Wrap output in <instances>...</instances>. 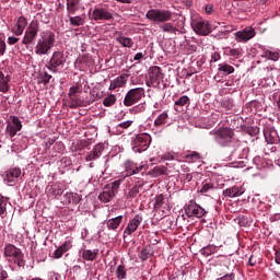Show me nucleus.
Segmentation results:
<instances>
[{
  "label": "nucleus",
  "instance_id": "nucleus-1",
  "mask_svg": "<svg viewBox=\"0 0 280 280\" xmlns=\"http://www.w3.org/2000/svg\"><path fill=\"white\" fill-rule=\"evenodd\" d=\"M145 19L152 21L153 23H161L160 30L165 34H176L178 27L167 21H172V11L167 9H150L145 13Z\"/></svg>",
  "mask_w": 280,
  "mask_h": 280
},
{
  "label": "nucleus",
  "instance_id": "nucleus-2",
  "mask_svg": "<svg viewBox=\"0 0 280 280\" xmlns=\"http://www.w3.org/2000/svg\"><path fill=\"white\" fill-rule=\"evenodd\" d=\"M54 45H56V33L51 31L40 32L35 46L36 56H49Z\"/></svg>",
  "mask_w": 280,
  "mask_h": 280
},
{
  "label": "nucleus",
  "instance_id": "nucleus-3",
  "mask_svg": "<svg viewBox=\"0 0 280 280\" xmlns=\"http://www.w3.org/2000/svg\"><path fill=\"white\" fill-rule=\"evenodd\" d=\"M81 90L80 86H71L69 89L68 97L70 98V108H80V106H90V104H93L95 102L94 94H90L89 101H83L82 96H80Z\"/></svg>",
  "mask_w": 280,
  "mask_h": 280
},
{
  "label": "nucleus",
  "instance_id": "nucleus-4",
  "mask_svg": "<svg viewBox=\"0 0 280 280\" xmlns=\"http://www.w3.org/2000/svg\"><path fill=\"white\" fill-rule=\"evenodd\" d=\"M4 257L11 264H16L19 268H23L25 266V259H24L25 256L23 252L19 247L12 244L5 245Z\"/></svg>",
  "mask_w": 280,
  "mask_h": 280
},
{
  "label": "nucleus",
  "instance_id": "nucleus-5",
  "mask_svg": "<svg viewBox=\"0 0 280 280\" xmlns=\"http://www.w3.org/2000/svg\"><path fill=\"white\" fill-rule=\"evenodd\" d=\"M39 27H40V24L38 23V21L32 20L30 25L26 27V31L22 38V45H25V47H30V45H34V40H36V37L38 36Z\"/></svg>",
  "mask_w": 280,
  "mask_h": 280
},
{
  "label": "nucleus",
  "instance_id": "nucleus-6",
  "mask_svg": "<svg viewBox=\"0 0 280 280\" xmlns=\"http://www.w3.org/2000/svg\"><path fill=\"white\" fill-rule=\"evenodd\" d=\"M152 143V137L149 133H140L136 136L132 140L133 152H145Z\"/></svg>",
  "mask_w": 280,
  "mask_h": 280
},
{
  "label": "nucleus",
  "instance_id": "nucleus-7",
  "mask_svg": "<svg viewBox=\"0 0 280 280\" xmlns=\"http://www.w3.org/2000/svg\"><path fill=\"white\" fill-rule=\"evenodd\" d=\"M145 97V89L135 88L127 92L124 98V106H135V104L141 102Z\"/></svg>",
  "mask_w": 280,
  "mask_h": 280
},
{
  "label": "nucleus",
  "instance_id": "nucleus-8",
  "mask_svg": "<svg viewBox=\"0 0 280 280\" xmlns=\"http://www.w3.org/2000/svg\"><path fill=\"white\" fill-rule=\"evenodd\" d=\"M233 137H235V132L231 128L225 127L214 131L215 141H218V143L223 147L233 143Z\"/></svg>",
  "mask_w": 280,
  "mask_h": 280
},
{
  "label": "nucleus",
  "instance_id": "nucleus-9",
  "mask_svg": "<svg viewBox=\"0 0 280 280\" xmlns=\"http://www.w3.org/2000/svg\"><path fill=\"white\" fill-rule=\"evenodd\" d=\"M165 78V74H163V69L159 66H153L149 69V80L145 82L147 86H159L161 82H163V79Z\"/></svg>",
  "mask_w": 280,
  "mask_h": 280
},
{
  "label": "nucleus",
  "instance_id": "nucleus-10",
  "mask_svg": "<svg viewBox=\"0 0 280 280\" xmlns=\"http://www.w3.org/2000/svg\"><path fill=\"white\" fill-rule=\"evenodd\" d=\"M184 211L188 218H205L207 215V210L196 201H189L185 205Z\"/></svg>",
  "mask_w": 280,
  "mask_h": 280
},
{
  "label": "nucleus",
  "instance_id": "nucleus-11",
  "mask_svg": "<svg viewBox=\"0 0 280 280\" xmlns=\"http://www.w3.org/2000/svg\"><path fill=\"white\" fill-rule=\"evenodd\" d=\"M22 129L23 124L21 122V119L16 116H11V121L7 122L5 135H8L10 139H13V137H16V133L21 132Z\"/></svg>",
  "mask_w": 280,
  "mask_h": 280
},
{
  "label": "nucleus",
  "instance_id": "nucleus-12",
  "mask_svg": "<svg viewBox=\"0 0 280 280\" xmlns=\"http://www.w3.org/2000/svg\"><path fill=\"white\" fill-rule=\"evenodd\" d=\"M191 27L196 34H199V36H209V33L211 32V24L202 19L192 20Z\"/></svg>",
  "mask_w": 280,
  "mask_h": 280
},
{
  "label": "nucleus",
  "instance_id": "nucleus-13",
  "mask_svg": "<svg viewBox=\"0 0 280 280\" xmlns=\"http://www.w3.org/2000/svg\"><path fill=\"white\" fill-rule=\"evenodd\" d=\"M93 21H113V13L107 8L96 7L92 12Z\"/></svg>",
  "mask_w": 280,
  "mask_h": 280
},
{
  "label": "nucleus",
  "instance_id": "nucleus-14",
  "mask_svg": "<svg viewBox=\"0 0 280 280\" xmlns=\"http://www.w3.org/2000/svg\"><path fill=\"white\" fill-rule=\"evenodd\" d=\"M257 32L253 27H246L243 31H238L234 34L237 43H248V40L255 38Z\"/></svg>",
  "mask_w": 280,
  "mask_h": 280
},
{
  "label": "nucleus",
  "instance_id": "nucleus-15",
  "mask_svg": "<svg viewBox=\"0 0 280 280\" xmlns=\"http://www.w3.org/2000/svg\"><path fill=\"white\" fill-rule=\"evenodd\" d=\"M141 222H143V217L140 214H136L132 219L129 220L127 228L124 231V237H128V235H132L137 229L141 225Z\"/></svg>",
  "mask_w": 280,
  "mask_h": 280
},
{
  "label": "nucleus",
  "instance_id": "nucleus-16",
  "mask_svg": "<svg viewBox=\"0 0 280 280\" xmlns=\"http://www.w3.org/2000/svg\"><path fill=\"white\" fill-rule=\"evenodd\" d=\"M71 248H73V243L71 242V240H67L62 243V245H60L52 254L54 259H62V255H65V253H69V250H71Z\"/></svg>",
  "mask_w": 280,
  "mask_h": 280
},
{
  "label": "nucleus",
  "instance_id": "nucleus-17",
  "mask_svg": "<svg viewBox=\"0 0 280 280\" xmlns=\"http://www.w3.org/2000/svg\"><path fill=\"white\" fill-rule=\"evenodd\" d=\"M25 27H27V19H25V16H20L15 25L11 28V32L15 36H23V32H25Z\"/></svg>",
  "mask_w": 280,
  "mask_h": 280
},
{
  "label": "nucleus",
  "instance_id": "nucleus-18",
  "mask_svg": "<svg viewBox=\"0 0 280 280\" xmlns=\"http://www.w3.org/2000/svg\"><path fill=\"white\" fill-rule=\"evenodd\" d=\"M65 62H67V58H65V52L57 50L52 52L48 65H51L52 67H65Z\"/></svg>",
  "mask_w": 280,
  "mask_h": 280
},
{
  "label": "nucleus",
  "instance_id": "nucleus-19",
  "mask_svg": "<svg viewBox=\"0 0 280 280\" xmlns=\"http://www.w3.org/2000/svg\"><path fill=\"white\" fill-rule=\"evenodd\" d=\"M102 152H104V144H96L92 151L88 152L85 156V161L89 163L91 161H97L100 156H102Z\"/></svg>",
  "mask_w": 280,
  "mask_h": 280
},
{
  "label": "nucleus",
  "instance_id": "nucleus-20",
  "mask_svg": "<svg viewBox=\"0 0 280 280\" xmlns=\"http://www.w3.org/2000/svg\"><path fill=\"white\" fill-rule=\"evenodd\" d=\"M126 84H128V74L124 73L110 81L109 91H115V89H124Z\"/></svg>",
  "mask_w": 280,
  "mask_h": 280
},
{
  "label": "nucleus",
  "instance_id": "nucleus-21",
  "mask_svg": "<svg viewBox=\"0 0 280 280\" xmlns=\"http://www.w3.org/2000/svg\"><path fill=\"white\" fill-rule=\"evenodd\" d=\"M10 82H12V75L5 74L0 70V93H8L10 91Z\"/></svg>",
  "mask_w": 280,
  "mask_h": 280
},
{
  "label": "nucleus",
  "instance_id": "nucleus-22",
  "mask_svg": "<svg viewBox=\"0 0 280 280\" xmlns=\"http://www.w3.org/2000/svg\"><path fill=\"white\" fill-rule=\"evenodd\" d=\"M80 255L85 261H95V259H97V255H100V249L91 250L82 248L80 249Z\"/></svg>",
  "mask_w": 280,
  "mask_h": 280
},
{
  "label": "nucleus",
  "instance_id": "nucleus-23",
  "mask_svg": "<svg viewBox=\"0 0 280 280\" xmlns=\"http://www.w3.org/2000/svg\"><path fill=\"white\" fill-rule=\"evenodd\" d=\"M81 0H66V9L69 15H74L80 11Z\"/></svg>",
  "mask_w": 280,
  "mask_h": 280
},
{
  "label": "nucleus",
  "instance_id": "nucleus-24",
  "mask_svg": "<svg viewBox=\"0 0 280 280\" xmlns=\"http://www.w3.org/2000/svg\"><path fill=\"white\" fill-rule=\"evenodd\" d=\"M121 222H124V215H118L116 218L107 220L105 224L108 231H116L121 225Z\"/></svg>",
  "mask_w": 280,
  "mask_h": 280
},
{
  "label": "nucleus",
  "instance_id": "nucleus-25",
  "mask_svg": "<svg viewBox=\"0 0 280 280\" xmlns=\"http://www.w3.org/2000/svg\"><path fill=\"white\" fill-rule=\"evenodd\" d=\"M213 189H217L215 183L212 182V179H205L201 183V189L199 190V194H209L210 191H213Z\"/></svg>",
  "mask_w": 280,
  "mask_h": 280
},
{
  "label": "nucleus",
  "instance_id": "nucleus-26",
  "mask_svg": "<svg viewBox=\"0 0 280 280\" xmlns=\"http://www.w3.org/2000/svg\"><path fill=\"white\" fill-rule=\"evenodd\" d=\"M19 176H21V168L13 167L7 171L5 180H8V183H14V180L19 178Z\"/></svg>",
  "mask_w": 280,
  "mask_h": 280
},
{
  "label": "nucleus",
  "instance_id": "nucleus-27",
  "mask_svg": "<svg viewBox=\"0 0 280 280\" xmlns=\"http://www.w3.org/2000/svg\"><path fill=\"white\" fill-rule=\"evenodd\" d=\"M115 198V192H113V190H109L106 186L103 190V192H101L98 195V200H101V202H110V200H113Z\"/></svg>",
  "mask_w": 280,
  "mask_h": 280
},
{
  "label": "nucleus",
  "instance_id": "nucleus-28",
  "mask_svg": "<svg viewBox=\"0 0 280 280\" xmlns=\"http://www.w3.org/2000/svg\"><path fill=\"white\" fill-rule=\"evenodd\" d=\"M242 194H244V191H242V189H240L237 186H233L223 190V196L228 198H237V196H242Z\"/></svg>",
  "mask_w": 280,
  "mask_h": 280
},
{
  "label": "nucleus",
  "instance_id": "nucleus-29",
  "mask_svg": "<svg viewBox=\"0 0 280 280\" xmlns=\"http://www.w3.org/2000/svg\"><path fill=\"white\" fill-rule=\"evenodd\" d=\"M116 40L121 47H127L128 49L132 48L135 45V42L130 37L118 36L116 37Z\"/></svg>",
  "mask_w": 280,
  "mask_h": 280
},
{
  "label": "nucleus",
  "instance_id": "nucleus-30",
  "mask_svg": "<svg viewBox=\"0 0 280 280\" xmlns=\"http://www.w3.org/2000/svg\"><path fill=\"white\" fill-rule=\"evenodd\" d=\"M126 176H133L137 174V163L132 161L125 162Z\"/></svg>",
  "mask_w": 280,
  "mask_h": 280
},
{
  "label": "nucleus",
  "instance_id": "nucleus-31",
  "mask_svg": "<svg viewBox=\"0 0 280 280\" xmlns=\"http://www.w3.org/2000/svg\"><path fill=\"white\" fill-rule=\"evenodd\" d=\"M219 73H225V75H231V73H235V68L229 63H220L218 68Z\"/></svg>",
  "mask_w": 280,
  "mask_h": 280
},
{
  "label": "nucleus",
  "instance_id": "nucleus-32",
  "mask_svg": "<svg viewBox=\"0 0 280 280\" xmlns=\"http://www.w3.org/2000/svg\"><path fill=\"white\" fill-rule=\"evenodd\" d=\"M152 255H153L152 249H150V247L148 246H144L139 253L138 257L139 259H141V261H148V259H150Z\"/></svg>",
  "mask_w": 280,
  "mask_h": 280
},
{
  "label": "nucleus",
  "instance_id": "nucleus-33",
  "mask_svg": "<svg viewBox=\"0 0 280 280\" xmlns=\"http://www.w3.org/2000/svg\"><path fill=\"white\" fill-rule=\"evenodd\" d=\"M150 174L151 176H153V178H159V176H165V174H167V171L164 166H154Z\"/></svg>",
  "mask_w": 280,
  "mask_h": 280
},
{
  "label": "nucleus",
  "instance_id": "nucleus-34",
  "mask_svg": "<svg viewBox=\"0 0 280 280\" xmlns=\"http://www.w3.org/2000/svg\"><path fill=\"white\" fill-rule=\"evenodd\" d=\"M68 19L70 21V25H73L74 27H80L81 25H84V18L80 15L71 16L68 14Z\"/></svg>",
  "mask_w": 280,
  "mask_h": 280
},
{
  "label": "nucleus",
  "instance_id": "nucleus-35",
  "mask_svg": "<svg viewBox=\"0 0 280 280\" xmlns=\"http://www.w3.org/2000/svg\"><path fill=\"white\" fill-rule=\"evenodd\" d=\"M126 277H128V272L126 270V265H119L116 268V278L118 280H124V279H126Z\"/></svg>",
  "mask_w": 280,
  "mask_h": 280
},
{
  "label": "nucleus",
  "instance_id": "nucleus-36",
  "mask_svg": "<svg viewBox=\"0 0 280 280\" xmlns=\"http://www.w3.org/2000/svg\"><path fill=\"white\" fill-rule=\"evenodd\" d=\"M167 203L165 202V196L158 195L155 198L154 208L155 209H166Z\"/></svg>",
  "mask_w": 280,
  "mask_h": 280
},
{
  "label": "nucleus",
  "instance_id": "nucleus-37",
  "mask_svg": "<svg viewBox=\"0 0 280 280\" xmlns=\"http://www.w3.org/2000/svg\"><path fill=\"white\" fill-rule=\"evenodd\" d=\"M168 117L170 116L167 115L166 112L160 114L159 117L154 120V126H156V128L164 126V124H167Z\"/></svg>",
  "mask_w": 280,
  "mask_h": 280
},
{
  "label": "nucleus",
  "instance_id": "nucleus-38",
  "mask_svg": "<svg viewBox=\"0 0 280 280\" xmlns=\"http://www.w3.org/2000/svg\"><path fill=\"white\" fill-rule=\"evenodd\" d=\"M116 102H117V96H115V94H110L104 98L103 106L110 108V106H115Z\"/></svg>",
  "mask_w": 280,
  "mask_h": 280
},
{
  "label": "nucleus",
  "instance_id": "nucleus-39",
  "mask_svg": "<svg viewBox=\"0 0 280 280\" xmlns=\"http://www.w3.org/2000/svg\"><path fill=\"white\" fill-rule=\"evenodd\" d=\"M8 213V199L0 196V217L3 218Z\"/></svg>",
  "mask_w": 280,
  "mask_h": 280
},
{
  "label": "nucleus",
  "instance_id": "nucleus-40",
  "mask_svg": "<svg viewBox=\"0 0 280 280\" xmlns=\"http://www.w3.org/2000/svg\"><path fill=\"white\" fill-rule=\"evenodd\" d=\"M217 275H219V277L229 275V265H226V264L219 265L217 267Z\"/></svg>",
  "mask_w": 280,
  "mask_h": 280
},
{
  "label": "nucleus",
  "instance_id": "nucleus-41",
  "mask_svg": "<svg viewBox=\"0 0 280 280\" xmlns=\"http://www.w3.org/2000/svg\"><path fill=\"white\" fill-rule=\"evenodd\" d=\"M262 56L264 58H268V60H273V61L279 60V52L266 50Z\"/></svg>",
  "mask_w": 280,
  "mask_h": 280
},
{
  "label": "nucleus",
  "instance_id": "nucleus-42",
  "mask_svg": "<svg viewBox=\"0 0 280 280\" xmlns=\"http://www.w3.org/2000/svg\"><path fill=\"white\" fill-rule=\"evenodd\" d=\"M185 159H187V161H190L191 163L196 162V161H200L202 159V156L200 155V153L194 151L190 154H187L185 156Z\"/></svg>",
  "mask_w": 280,
  "mask_h": 280
},
{
  "label": "nucleus",
  "instance_id": "nucleus-43",
  "mask_svg": "<svg viewBox=\"0 0 280 280\" xmlns=\"http://www.w3.org/2000/svg\"><path fill=\"white\" fill-rule=\"evenodd\" d=\"M51 189H52V194H54V196H62V194H63V189H62V185H60V184H54L52 186H51Z\"/></svg>",
  "mask_w": 280,
  "mask_h": 280
},
{
  "label": "nucleus",
  "instance_id": "nucleus-44",
  "mask_svg": "<svg viewBox=\"0 0 280 280\" xmlns=\"http://www.w3.org/2000/svg\"><path fill=\"white\" fill-rule=\"evenodd\" d=\"M119 185H121V179L115 180V182H113L110 185H108L106 187H107V189L109 191H113L114 196H115L117 189H119Z\"/></svg>",
  "mask_w": 280,
  "mask_h": 280
},
{
  "label": "nucleus",
  "instance_id": "nucleus-45",
  "mask_svg": "<svg viewBox=\"0 0 280 280\" xmlns=\"http://www.w3.org/2000/svg\"><path fill=\"white\" fill-rule=\"evenodd\" d=\"M139 189H141V185H135L128 192V198H137L139 195Z\"/></svg>",
  "mask_w": 280,
  "mask_h": 280
},
{
  "label": "nucleus",
  "instance_id": "nucleus-46",
  "mask_svg": "<svg viewBox=\"0 0 280 280\" xmlns=\"http://www.w3.org/2000/svg\"><path fill=\"white\" fill-rule=\"evenodd\" d=\"M277 135V131H270L265 132V139L268 141V143H275L277 141V139L275 138V136Z\"/></svg>",
  "mask_w": 280,
  "mask_h": 280
},
{
  "label": "nucleus",
  "instance_id": "nucleus-47",
  "mask_svg": "<svg viewBox=\"0 0 280 280\" xmlns=\"http://www.w3.org/2000/svg\"><path fill=\"white\" fill-rule=\"evenodd\" d=\"M203 255H213L215 253V245H208L202 248Z\"/></svg>",
  "mask_w": 280,
  "mask_h": 280
},
{
  "label": "nucleus",
  "instance_id": "nucleus-48",
  "mask_svg": "<svg viewBox=\"0 0 280 280\" xmlns=\"http://www.w3.org/2000/svg\"><path fill=\"white\" fill-rule=\"evenodd\" d=\"M189 102V98L187 95L182 96L179 100L175 102V106H186V104Z\"/></svg>",
  "mask_w": 280,
  "mask_h": 280
},
{
  "label": "nucleus",
  "instance_id": "nucleus-49",
  "mask_svg": "<svg viewBox=\"0 0 280 280\" xmlns=\"http://www.w3.org/2000/svg\"><path fill=\"white\" fill-rule=\"evenodd\" d=\"M228 55L232 56L233 58H240L242 56V50L238 48H231Z\"/></svg>",
  "mask_w": 280,
  "mask_h": 280
},
{
  "label": "nucleus",
  "instance_id": "nucleus-50",
  "mask_svg": "<svg viewBox=\"0 0 280 280\" xmlns=\"http://www.w3.org/2000/svg\"><path fill=\"white\" fill-rule=\"evenodd\" d=\"M130 126H132V120H126L118 124L117 128H122L124 130H127V128H130Z\"/></svg>",
  "mask_w": 280,
  "mask_h": 280
},
{
  "label": "nucleus",
  "instance_id": "nucleus-51",
  "mask_svg": "<svg viewBox=\"0 0 280 280\" xmlns=\"http://www.w3.org/2000/svg\"><path fill=\"white\" fill-rule=\"evenodd\" d=\"M257 264H259V259L255 255H252L248 259V266H257Z\"/></svg>",
  "mask_w": 280,
  "mask_h": 280
},
{
  "label": "nucleus",
  "instance_id": "nucleus-52",
  "mask_svg": "<svg viewBox=\"0 0 280 280\" xmlns=\"http://www.w3.org/2000/svg\"><path fill=\"white\" fill-rule=\"evenodd\" d=\"M7 49L5 42L0 38V56H4Z\"/></svg>",
  "mask_w": 280,
  "mask_h": 280
},
{
  "label": "nucleus",
  "instance_id": "nucleus-53",
  "mask_svg": "<svg viewBox=\"0 0 280 280\" xmlns=\"http://www.w3.org/2000/svg\"><path fill=\"white\" fill-rule=\"evenodd\" d=\"M58 67H59V66H52V65H50V63H47V65H46V69H47L48 71H51V73H58Z\"/></svg>",
  "mask_w": 280,
  "mask_h": 280
},
{
  "label": "nucleus",
  "instance_id": "nucleus-54",
  "mask_svg": "<svg viewBox=\"0 0 280 280\" xmlns=\"http://www.w3.org/2000/svg\"><path fill=\"white\" fill-rule=\"evenodd\" d=\"M42 80H43L44 84H49V80H51V74L44 72V74L42 75Z\"/></svg>",
  "mask_w": 280,
  "mask_h": 280
},
{
  "label": "nucleus",
  "instance_id": "nucleus-55",
  "mask_svg": "<svg viewBox=\"0 0 280 280\" xmlns=\"http://www.w3.org/2000/svg\"><path fill=\"white\" fill-rule=\"evenodd\" d=\"M19 40H20L19 37H14V36L8 37V44L9 45H16V43H19Z\"/></svg>",
  "mask_w": 280,
  "mask_h": 280
},
{
  "label": "nucleus",
  "instance_id": "nucleus-56",
  "mask_svg": "<svg viewBox=\"0 0 280 280\" xmlns=\"http://www.w3.org/2000/svg\"><path fill=\"white\" fill-rule=\"evenodd\" d=\"M220 58H221L220 52H214L211 55L210 62H218V60H220Z\"/></svg>",
  "mask_w": 280,
  "mask_h": 280
},
{
  "label": "nucleus",
  "instance_id": "nucleus-57",
  "mask_svg": "<svg viewBox=\"0 0 280 280\" xmlns=\"http://www.w3.org/2000/svg\"><path fill=\"white\" fill-rule=\"evenodd\" d=\"M148 165L147 164H137V170H136V174H139L140 172H143V170H145Z\"/></svg>",
  "mask_w": 280,
  "mask_h": 280
},
{
  "label": "nucleus",
  "instance_id": "nucleus-58",
  "mask_svg": "<svg viewBox=\"0 0 280 280\" xmlns=\"http://www.w3.org/2000/svg\"><path fill=\"white\" fill-rule=\"evenodd\" d=\"M144 56H145V54L138 52L135 55L133 60H143Z\"/></svg>",
  "mask_w": 280,
  "mask_h": 280
},
{
  "label": "nucleus",
  "instance_id": "nucleus-59",
  "mask_svg": "<svg viewBox=\"0 0 280 280\" xmlns=\"http://www.w3.org/2000/svg\"><path fill=\"white\" fill-rule=\"evenodd\" d=\"M205 11L207 14H211V12H213V5L207 4L205 8Z\"/></svg>",
  "mask_w": 280,
  "mask_h": 280
},
{
  "label": "nucleus",
  "instance_id": "nucleus-60",
  "mask_svg": "<svg viewBox=\"0 0 280 280\" xmlns=\"http://www.w3.org/2000/svg\"><path fill=\"white\" fill-rule=\"evenodd\" d=\"M194 178V175H191L190 173L184 175V180H187V183H191Z\"/></svg>",
  "mask_w": 280,
  "mask_h": 280
},
{
  "label": "nucleus",
  "instance_id": "nucleus-61",
  "mask_svg": "<svg viewBox=\"0 0 280 280\" xmlns=\"http://www.w3.org/2000/svg\"><path fill=\"white\" fill-rule=\"evenodd\" d=\"M0 279H2V280L8 279V272L1 271V272H0Z\"/></svg>",
  "mask_w": 280,
  "mask_h": 280
},
{
  "label": "nucleus",
  "instance_id": "nucleus-62",
  "mask_svg": "<svg viewBox=\"0 0 280 280\" xmlns=\"http://www.w3.org/2000/svg\"><path fill=\"white\" fill-rule=\"evenodd\" d=\"M165 159L167 160V161H174V155H172V154H167V155H165Z\"/></svg>",
  "mask_w": 280,
  "mask_h": 280
},
{
  "label": "nucleus",
  "instance_id": "nucleus-63",
  "mask_svg": "<svg viewBox=\"0 0 280 280\" xmlns=\"http://www.w3.org/2000/svg\"><path fill=\"white\" fill-rule=\"evenodd\" d=\"M119 3H132V0H116Z\"/></svg>",
  "mask_w": 280,
  "mask_h": 280
},
{
  "label": "nucleus",
  "instance_id": "nucleus-64",
  "mask_svg": "<svg viewBox=\"0 0 280 280\" xmlns=\"http://www.w3.org/2000/svg\"><path fill=\"white\" fill-rule=\"evenodd\" d=\"M74 203L78 205L80 202V197L78 195L73 196Z\"/></svg>",
  "mask_w": 280,
  "mask_h": 280
}]
</instances>
